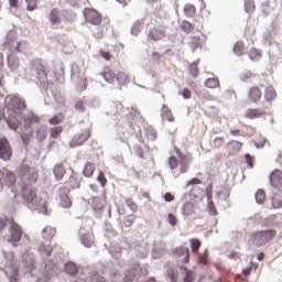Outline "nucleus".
Returning a JSON list of instances; mask_svg holds the SVG:
<instances>
[{
  "mask_svg": "<svg viewBox=\"0 0 282 282\" xmlns=\"http://www.w3.org/2000/svg\"><path fill=\"white\" fill-rule=\"evenodd\" d=\"M270 184L273 188H281L282 186V171L274 170L270 175Z\"/></svg>",
  "mask_w": 282,
  "mask_h": 282,
  "instance_id": "nucleus-12",
  "label": "nucleus"
},
{
  "mask_svg": "<svg viewBox=\"0 0 282 282\" xmlns=\"http://www.w3.org/2000/svg\"><path fill=\"white\" fill-rule=\"evenodd\" d=\"M6 274L9 276L10 282H17L19 280V269L15 265L8 267Z\"/></svg>",
  "mask_w": 282,
  "mask_h": 282,
  "instance_id": "nucleus-15",
  "label": "nucleus"
},
{
  "mask_svg": "<svg viewBox=\"0 0 282 282\" xmlns=\"http://www.w3.org/2000/svg\"><path fill=\"white\" fill-rule=\"evenodd\" d=\"M188 86L192 88V89H195L197 87V84H195V82H189L188 83Z\"/></svg>",
  "mask_w": 282,
  "mask_h": 282,
  "instance_id": "nucleus-64",
  "label": "nucleus"
},
{
  "mask_svg": "<svg viewBox=\"0 0 282 282\" xmlns=\"http://www.w3.org/2000/svg\"><path fill=\"white\" fill-rule=\"evenodd\" d=\"M174 254L182 263H188V261H191V251H188V248L186 247L176 248L174 250Z\"/></svg>",
  "mask_w": 282,
  "mask_h": 282,
  "instance_id": "nucleus-9",
  "label": "nucleus"
},
{
  "mask_svg": "<svg viewBox=\"0 0 282 282\" xmlns=\"http://www.w3.org/2000/svg\"><path fill=\"white\" fill-rule=\"evenodd\" d=\"M28 6H26V10H29V12H32V10H36V0H25Z\"/></svg>",
  "mask_w": 282,
  "mask_h": 282,
  "instance_id": "nucleus-41",
  "label": "nucleus"
},
{
  "mask_svg": "<svg viewBox=\"0 0 282 282\" xmlns=\"http://www.w3.org/2000/svg\"><path fill=\"white\" fill-rule=\"evenodd\" d=\"M240 132H241L240 129L230 130L231 135H239Z\"/></svg>",
  "mask_w": 282,
  "mask_h": 282,
  "instance_id": "nucleus-62",
  "label": "nucleus"
},
{
  "mask_svg": "<svg viewBox=\"0 0 282 282\" xmlns=\"http://www.w3.org/2000/svg\"><path fill=\"white\" fill-rule=\"evenodd\" d=\"M234 52L237 54V56H243V54H246V45L243 42H237L234 46Z\"/></svg>",
  "mask_w": 282,
  "mask_h": 282,
  "instance_id": "nucleus-24",
  "label": "nucleus"
},
{
  "mask_svg": "<svg viewBox=\"0 0 282 282\" xmlns=\"http://www.w3.org/2000/svg\"><path fill=\"white\" fill-rule=\"evenodd\" d=\"M127 204L131 208V210H138V205L132 199H128Z\"/></svg>",
  "mask_w": 282,
  "mask_h": 282,
  "instance_id": "nucleus-55",
  "label": "nucleus"
},
{
  "mask_svg": "<svg viewBox=\"0 0 282 282\" xmlns=\"http://www.w3.org/2000/svg\"><path fill=\"white\" fill-rule=\"evenodd\" d=\"M274 219H276V215H273L270 218H268L267 219V226H272L273 224H271L270 221H274Z\"/></svg>",
  "mask_w": 282,
  "mask_h": 282,
  "instance_id": "nucleus-59",
  "label": "nucleus"
},
{
  "mask_svg": "<svg viewBox=\"0 0 282 282\" xmlns=\"http://www.w3.org/2000/svg\"><path fill=\"white\" fill-rule=\"evenodd\" d=\"M205 85L209 89H217V87H219V79H217V78H209V79L206 80Z\"/></svg>",
  "mask_w": 282,
  "mask_h": 282,
  "instance_id": "nucleus-32",
  "label": "nucleus"
},
{
  "mask_svg": "<svg viewBox=\"0 0 282 282\" xmlns=\"http://www.w3.org/2000/svg\"><path fill=\"white\" fill-rule=\"evenodd\" d=\"M65 272L66 274H70V276H75V274H78V267H76V264L72 262L66 263Z\"/></svg>",
  "mask_w": 282,
  "mask_h": 282,
  "instance_id": "nucleus-26",
  "label": "nucleus"
},
{
  "mask_svg": "<svg viewBox=\"0 0 282 282\" xmlns=\"http://www.w3.org/2000/svg\"><path fill=\"white\" fill-rule=\"evenodd\" d=\"M17 52H26L28 51V42H20L15 46Z\"/></svg>",
  "mask_w": 282,
  "mask_h": 282,
  "instance_id": "nucleus-39",
  "label": "nucleus"
},
{
  "mask_svg": "<svg viewBox=\"0 0 282 282\" xmlns=\"http://www.w3.org/2000/svg\"><path fill=\"white\" fill-rule=\"evenodd\" d=\"M197 12V10L195 9V6L193 4H187L184 7V13L186 14V17H195V13Z\"/></svg>",
  "mask_w": 282,
  "mask_h": 282,
  "instance_id": "nucleus-31",
  "label": "nucleus"
},
{
  "mask_svg": "<svg viewBox=\"0 0 282 282\" xmlns=\"http://www.w3.org/2000/svg\"><path fill=\"white\" fill-rule=\"evenodd\" d=\"M262 96H263V93L261 91L259 86H253V87L249 88V90L247 93V98H248L249 102H251V105H257L258 102H260Z\"/></svg>",
  "mask_w": 282,
  "mask_h": 282,
  "instance_id": "nucleus-5",
  "label": "nucleus"
},
{
  "mask_svg": "<svg viewBox=\"0 0 282 282\" xmlns=\"http://www.w3.org/2000/svg\"><path fill=\"white\" fill-rule=\"evenodd\" d=\"M198 262L202 265H206V263H208V257L207 256H198Z\"/></svg>",
  "mask_w": 282,
  "mask_h": 282,
  "instance_id": "nucleus-54",
  "label": "nucleus"
},
{
  "mask_svg": "<svg viewBox=\"0 0 282 282\" xmlns=\"http://www.w3.org/2000/svg\"><path fill=\"white\" fill-rule=\"evenodd\" d=\"M23 236V229L17 223H11L10 228V241L11 243H17L21 241V237Z\"/></svg>",
  "mask_w": 282,
  "mask_h": 282,
  "instance_id": "nucleus-7",
  "label": "nucleus"
},
{
  "mask_svg": "<svg viewBox=\"0 0 282 282\" xmlns=\"http://www.w3.org/2000/svg\"><path fill=\"white\" fill-rule=\"evenodd\" d=\"M66 184H68L70 188H78L80 186L78 177H76V173L73 172L69 178L66 181Z\"/></svg>",
  "mask_w": 282,
  "mask_h": 282,
  "instance_id": "nucleus-25",
  "label": "nucleus"
},
{
  "mask_svg": "<svg viewBox=\"0 0 282 282\" xmlns=\"http://www.w3.org/2000/svg\"><path fill=\"white\" fill-rule=\"evenodd\" d=\"M0 158L6 161L12 158V148L6 138L0 139Z\"/></svg>",
  "mask_w": 282,
  "mask_h": 282,
  "instance_id": "nucleus-6",
  "label": "nucleus"
},
{
  "mask_svg": "<svg viewBox=\"0 0 282 282\" xmlns=\"http://www.w3.org/2000/svg\"><path fill=\"white\" fill-rule=\"evenodd\" d=\"M185 274L183 282H193V271L185 269Z\"/></svg>",
  "mask_w": 282,
  "mask_h": 282,
  "instance_id": "nucleus-44",
  "label": "nucleus"
},
{
  "mask_svg": "<svg viewBox=\"0 0 282 282\" xmlns=\"http://www.w3.org/2000/svg\"><path fill=\"white\" fill-rule=\"evenodd\" d=\"M197 184H202V180L198 178V177H194V178H191L188 182H187V186H195Z\"/></svg>",
  "mask_w": 282,
  "mask_h": 282,
  "instance_id": "nucleus-48",
  "label": "nucleus"
},
{
  "mask_svg": "<svg viewBox=\"0 0 282 282\" xmlns=\"http://www.w3.org/2000/svg\"><path fill=\"white\" fill-rule=\"evenodd\" d=\"M258 261H263L265 259V253L261 252L257 256Z\"/></svg>",
  "mask_w": 282,
  "mask_h": 282,
  "instance_id": "nucleus-61",
  "label": "nucleus"
},
{
  "mask_svg": "<svg viewBox=\"0 0 282 282\" xmlns=\"http://www.w3.org/2000/svg\"><path fill=\"white\" fill-rule=\"evenodd\" d=\"M127 75H124V73H118V75L116 76V73H113V70L107 68L104 72V78L106 80V83H116V80H118V83H120V78H124Z\"/></svg>",
  "mask_w": 282,
  "mask_h": 282,
  "instance_id": "nucleus-11",
  "label": "nucleus"
},
{
  "mask_svg": "<svg viewBox=\"0 0 282 282\" xmlns=\"http://www.w3.org/2000/svg\"><path fill=\"white\" fill-rule=\"evenodd\" d=\"M89 138H91V131L86 130L82 134L74 137L70 142V147H83V144L86 143Z\"/></svg>",
  "mask_w": 282,
  "mask_h": 282,
  "instance_id": "nucleus-8",
  "label": "nucleus"
},
{
  "mask_svg": "<svg viewBox=\"0 0 282 282\" xmlns=\"http://www.w3.org/2000/svg\"><path fill=\"white\" fill-rule=\"evenodd\" d=\"M180 95L183 96V98H185V100H188V99H191V96H193V93L191 91V89L184 88V89L180 90Z\"/></svg>",
  "mask_w": 282,
  "mask_h": 282,
  "instance_id": "nucleus-40",
  "label": "nucleus"
},
{
  "mask_svg": "<svg viewBox=\"0 0 282 282\" xmlns=\"http://www.w3.org/2000/svg\"><path fill=\"white\" fill-rule=\"evenodd\" d=\"M254 77V74L252 72H247L241 75V80L243 83H248V80L252 79Z\"/></svg>",
  "mask_w": 282,
  "mask_h": 282,
  "instance_id": "nucleus-42",
  "label": "nucleus"
},
{
  "mask_svg": "<svg viewBox=\"0 0 282 282\" xmlns=\"http://www.w3.org/2000/svg\"><path fill=\"white\" fill-rule=\"evenodd\" d=\"M7 61L8 66L11 68L12 72H14V69H19V59L15 56L9 55Z\"/></svg>",
  "mask_w": 282,
  "mask_h": 282,
  "instance_id": "nucleus-28",
  "label": "nucleus"
},
{
  "mask_svg": "<svg viewBox=\"0 0 282 282\" xmlns=\"http://www.w3.org/2000/svg\"><path fill=\"white\" fill-rule=\"evenodd\" d=\"M7 177H8L9 184H14L17 182V177L14 176V173L9 172L7 174Z\"/></svg>",
  "mask_w": 282,
  "mask_h": 282,
  "instance_id": "nucleus-52",
  "label": "nucleus"
},
{
  "mask_svg": "<svg viewBox=\"0 0 282 282\" xmlns=\"http://www.w3.org/2000/svg\"><path fill=\"white\" fill-rule=\"evenodd\" d=\"M189 74H191V76H193V78H197V76L199 75V70L195 63L189 65Z\"/></svg>",
  "mask_w": 282,
  "mask_h": 282,
  "instance_id": "nucleus-37",
  "label": "nucleus"
},
{
  "mask_svg": "<svg viewBox=\"0 0 282 282\" xmlns=\"http://www.w3.org/2000/svg\"><path fill=\"white\" fill-rule=\"evenodd\" d=\"M274 237H276V230L274 229L254 231L250 235L249 241L256 243V246H265V243H270Z\"/></svg>",
  "mask_w": 282,
  "mask_h": 282,
  "instance_id": "nucleus-2",
  "label": "nucleus"
},
{
  "mask_svg": "<svg viewBox=\"0 0 282 282\" xmlns=\"http://www.w3.org/2000/svg\"><path fill=\"white\" fill-rule=\"evenodd\" d=\"M22 109H25V101L18 97H12L8 105L7 117V123L9 124L10 129L17 130L19 127H21Z\"/></svg>",
  "mask_w": 282,
  "mask_h": 282,
  "instance_id": "nucleus-1",
  "label": "nucleus"
},
{
  "mask_svg": "<svg viewBox=\"0 0 282 282\" xmlns=\"http://www.w3.org/2000/svg\"><path fill=\"white\" fill-rule=\"evenodd\" d=\"M95 171H96V166L94 165V163L87 162V163L85 164L83 174L85 175V177H93Z\"/></svg>",
  "mask_w": 282,
  "mask_h": 282,
  "instance_id": "nucleus-20",
  "label": "nucleus"
},
{
  "mask_svg": "<svg viewBox=\"0 0 282 282\" xmlns=\"http://www.w3.org/2000/svg\"><path fill=\"white\" fill-rule=\"evenodd\" d=\"M161 113H162V119L167 120V122H173L175 120V117H173V112L166 105L162 106Z\"/></svg>",
  "mask_w": 282,
  "mask_h": 282,
  "instance_id": "nucleus-16",
  "label": "nucleus"
},
{
  "mask_svg": "<svg viewBox=\"0 0 282 282\" xmlns=\"http://www.w3.org/2000/svg\"><path fill=\"white\" fill-rule=\"evenodd\" d=\"M272 207L273 208H282V189H279L273 194L272 197Z\"/></svg>",
  "mask_w": 282,
  "mask_h": 282,
  "instance_id": "nucleus-17",
  "label": "nucleus"
},
{
  "mask_svg": "<svg viewBox=\"0 0 282 282\" xmlns=\"http://www.w3.org/2000/svg\"><path fill=\"white\" fill-rule=\"evenodd\" d=\"M163 37H164V33L160 31L150 32V39H152V41H160V39H163Z\"/></svg>",
  "mask_w": 282,
  "mask_h": 282,
  "instance_id": "nucleus-36",
  "label": "nucleus"
},
{
  "mask_svg": "<svg viewBox=\"0 0 282 282\" xmlns=\"http://www.w3.org/2000/svg\"><path fill=\"white\" fill-rule=\"evenodd\" d=\"M152 58L153 61H160L162 58V55L159 52L152 53Z\"/></svg>",
  "mask_w": 282,
  "mask_h": 282,
  "instance_id": "nucleus-58",
  "label": "nucleus"
},
{
  "mask_svg": "<svg viewBox=\"0 0 282 282\" xmlns=\"http://www.w3.org/2000/svg\"><path fill=\"white\" fill-rule=\"evenodd\" d=\"M97 180L98 182H100L101 186H106L107 177L105 176V173L100 172Z\"/></svg>",
  "mask_w": 282,
  "mask_h": 282,
  "instance_id": "nucleus-47",
  "label": "nucleus"
},
{
  "mask_svg": "<svg viewBox=\"0 0 282 282\" xmlns=\"http://www.w3.org/2000/svg\"><path fill=\"white\" fill-rule=\"evenodd\" d=\"M23 197L28 204H34V199H36V191L35 189H26L23 194Z\"/></svg>",
  "mask_w": 282,
  "mask_h": 282,
  "instance_id": "nucleus-22",
  "label": "nucleus"
},
{
  "mask_svg": "<svg viewBox=\"0 0 282 282\" xmlns=\"http://www.w3.org/2000/svg\"><path fill=\"white\" fill-rule=\"evenodd\" d=\"M182 213L185 217H191V215H195V205L191 202L185 203L182 207Z\"/></svg>",
  "mask_w": 282,
  "mask_h": 282,
  "instance_id": "nucleus-18",
  "label": "nucleus"
},
{
  "mask_svg": "<svg viewBox=\"0 0 282 282\" xmlns=\"http://www.w3.org/2000/svg\"><path fill=\"white\" fill-rule=\"evenodd\" d=\"M57 80H61V78H63L65 76V70L63 68L59 69V74L56 73L55 74Z\"/></svg>",
  "mask_w": 282,
  "mask_h": 282,
  "instance_id": "nucleus-56",
  "label": "nucleus"
},
{
  "mask_svg": "<svg viewBox=\"0 0 282 282\" xmlns=\"http://www.w3.org/2000/svg\"><path fill=\"white\" fill-rule=\"evenodd\" d=\"M167 219H169V224H171V226H177V217L175 215L169 214Z\"/></svg>",
  "mask_w": 282,
  "mask_h": 282,
  "instance_id": "nucleus-45",
  "label": "nucleus"
},
{
  "mask_svg": "<svg viewBox=\"0 0 282 282\" xmlns=\"http://www.w3.org/2000/svg\"><path fill=\"white\" fill-rule=\"evenodd\" d=\"M6 226H7L6 220L0 219V232L3 230V228H6Z\"/></svg>",
  "mask_w": 282,
  "mask_h": 282,
  "instance_id": "nucleus-60",
  "label": "nucleus"
},
{
  "mask_svg": "<svg viewBox=\"0 0 282 282\" xmlns=\"http://www.w3.org/2000/svg\"><path fill=\"white\" fill-rule=\"evenodd\" d=\"M167 276L171 282H177V271L175 269H170L167 271Z\"/></svg>",
  "mask_w": 282,
  "mask_h": 282,
  "instance_id": "nucleus-38",
  "label": "nucleus"
},
{
  "mask_svg": "<svg viewBox=\"0 0 282 282\" xmlns=\"http://www.w3.org/2000/svg\"><path fill=\"white\" fill-rule=\"evenodd\" d=\"M248 55L251 61H261V56H263V53H261V51H259L258 48L253 47L249 50Z\"/></svg>",
  "mask_w": 282,
  "mask_h": 282,
  "instance_id": "nucleus-23",
  "label": "nucleus"
},
{
  "mask_svg": "<svg viewBox=\"0 0 282 282\" xmlns=\"http://www.w3.org/2000/svg\"><path fill=\"white\" fill-rule=\"evenodd\" d=\"M84 17L87 23H90L91 25H100L102 23V14L96 9L86 8L84 10Z\"/></svg>",
  "mask_w": 282,
  "mask_h": 282,
  "instance_id": "nucleus-4",
  "label": "nucleus"
},
{
  "mask_svg": "<svg viewBox=\"0 0 282 282\" xmlns=\"http://www.w3.org/2000/svg\"><path fill=\"white\" fill-rule=\"evenodd\" d=\"M189 243H191L192 252L194 254H198L199 248H202V241H199V239L197 238H193L189 240Z\"/></svg>",
  "mask_w": 282,
  "mask_h": 282,
  "instance_id": "nucleus-27",
  "label": "nucleus"
},
{
  "mask_svg": "<svg viewBox=\"0 0 282 282\" xmlns=\"http://www.w3.org/2000/svg\"><path fill=\"white\" fill-rule=\"evenodd\" d=\"M177 156H171L169 159V166L174 171V169H177L180 166V173H188V162H191V158L188 155L177 151Z\"/></svg>",
  "mask_w": 282,
  "mask_h": 282,
  "instance_id": "nucleus-3",
  "label": "nucleus"
},
{
  "mask_svg": "<svg viewBox=\"0 0 282 282\" xmlns=\"http://www.w3.org/2000/svg\"><path fill=\"white\" fill-rule=\"evenodd\" d=\"M63 17V13L61 12V9L54 8L48 13V21L51 25H61L63 23V20L61 19Z\"/></svg>",
  "mask_w": 282,
  "mask_h": 282,
  "instance_id": "nucleus-10",
  "label": "nucleus"
},
{
  "mask_svg": "<svg viewBox=\"0 0 282 282\" xmlns=\"http://www.w3.org/2000/svg\"><path fill=\"white\" fill-rule=\"evenodd\" d=\"M164 199L166 200V202H175V196H173V194H171V193H165L164 194Z\"/></svg>",
  "mask_w": 282,
  "mask_h": 282,
  "instance_id": "nucleus-53",
  "label": "nucleus"
},
{
  "mask_svg": "<svg viewBox=\"0 0 282 282\" xmlns=\"http://www.w3.org/2000/svg\"><path fill=\"white\" fill-rule=\"evenodd\" d=\"M55 235H56V229H54L53 227H45L42 231L43 239H46L47 241L53 239Z\"/></svg>",
  "mask_w": 282,
  "mask_h": 282,
  "instance_id": "nucleus-21",
  "label": "nucleus"
},
{
  "mask_svg": "<svg viewBox=\"0 0 282 282\" xmlns=\"http://www.w3.org/2000/svg\"><path fill=\"white\" fill-rule=\"evenodd\" d=\"M61 133H63V128L61 127H56L51 130L52 138H57Z\"/></svg>",
  "mask_w": 282,
  "mask_h": 282,
  "instance_id": "nucleus-43",
  "label": "nucleus"
},
{
  "mask_svg": "<svg viewBox=\"0 0 282 282\" xmlns=\"http://www.w3.org/2000/svg\"><path fill=\"white\" fill-rule=\"evenodd\" d=\"M75 109H77V111H85V101L83 100L77 101L75 105Z\"/></svg>",
  "mask_w": 282,
  "mask_h": 282,
  "instance_id": "nucleus-49",
  "label": "nucleus"
},
{
  "mask_svg": "<svg viewBox=\"0 0 282 282\" xmlns=\"http://www.w3.org/2000/svg\"><path fill=\"white\" fill-rule=\"evenodd\" d=\"M257 7L254 6V0H245V11L248 14H253Z\"/></svg>",
  "mask_w": 282,
  "mask_h": 282,
  "instance_id": "nucleus-29",
  "label": "nucleus"
},
{
  "mask_svg": "<svg viewBox=\"0 0 282 282\" xmlns=\"http://www.w3.org/2000/svg\"><path fill=\"white\" fill-rule=\"evenodd\" d=\"M214 147L219 149V147H224V138L219 137L214 139Z\"/></svg>",
  "mask_w": 282,
  "mask_h": 282,
  "instance_id": "nucleus-46",
  "label": "nucleus"
},
{
  "mask_svg": "<svg viewBox=\"0 0 282 282\" xmlns=\"http://www.w3.org/2000/svg\"><path fill=\"white\" fill-rule=\"evenodd\" d=\"M10 8H19V0H9Z\"/></svg>",
  "mask_w": 282,
  "mask_h": 282,
  "instance_id": "nucleus-57",
  "label": "nucleus"
},
{
  "mask_svg": "<svg viewBox=\"0 0 282 282\" xmlns=\"http://www.w3.org/2000/svg\"><path fill=\"white\" fill-rule=\"evenodd\" d=\"M100 56H102L105 61H111V58H113V55H111V53L105 51L100 52Z\"/></svg>",
  "mask_w": 282,
  "mask_h": 282,
  "instance_id": "nucleus-50",
  "label": "nucleus"
},
{
  "mask_svg": "<svg viewBox=\"0 0 282 282\" xmlns=\"http://www.w3.org/2000/svg\"><path fill=\"white\" fill-rule=\"evenodd\" d=\"M192 43L197 47V45H199V37H193Z\"/></svg>",
  "mask_w": 282,
  "mask_h": 282,
  "instance_id": "nucleus-63",
  "label": "nucleus"
},
{
  "mask_svg": "<svg viewBox=\"0 0 282 282\" xmlns=\"http://www.w3.org/2000/svg\"><path fill=\"white\" fill-rule=\"evenodd\" d=\"M262 116H265V111L259 108H250L245 113V118H248L249 120H254L256 118H261Z\"/></svg>",
  "mask_w": 282,
  "mask_h": 282,
  "instance_id": "nucleus-13",
  "label": "nucleus"
},
{
  "mask_svg": "<svg viewBox=\"0 0 282 282\" xmlns=\"http://www.w3.org/2000/svg\"><path fill=\"white\" fill-rule=\"evenodd\" d=\"M264 99L267 102H274V100H276V89H274L273 86L265 87Z\"/></svg>",
  "mask_w": 282,
  "mask_h": 282,
  "instance_id": "nucleus-14",
  "label": "nucleus"
},
{
  "mask_svg": "<svg viewBox=\"0 0 282 282\" xmlns=\"http://www.w3.org/2000/svg\"><path fill=\"white\" fill-rule=\"evenodd\" d=\"M65 173H67V171L65 170V165L63 164L55 165L54 175L56 180H63V177H65Z\"/></svg>",
  "mask_w": 282,
  "mask_h": 282,
  "instance_id": "nucleus-19",
  "label": "nucleus"
},
{
  "mask_svg": "<svg viewBox=\"0 0 282 282\" xmlns=\"http://www.w3.org/2000/svg\"><path fill=\"white\" fill-rule=\"evenodd\" d=\"M63 120H65V116H63V113H58L52 117L48 122L50 124H61Z\"/></svg>",
  "mask_w": 282,
  "mask_h": 282,
  "instance_id": "nucleus-34",
  "label": "nucleus"
},
{
  "mask_svg": "<svg viewBox=\"0 0 282 282\" xmlns=\"http://www.w3.org/2000/svg\"><path fill=\"white\" fill-rule=\"evenodd\" d=\"M256 202L257 204H263V202H265V191L258 189L256 192Z\"/></svg>",
  "mask_w": 282,
  "mask_h": 282,
  "instance_id": "nucleus-33",
  "label": "nucleus"
},
{
  "mask_svg": "<svg viewBox=\"0 0 282 282\" xmlns=\"http://www.w3.org/2000/svg\"><path fill=\"white\" fill-rule=\"evenodd\" d=\"M47 68H45V66H41L39 69H37V74L39 76H44V78H47Z\"/></svg>",
  "mask_w": 282,
  "mask_h": 282,
  "instance_id": "nucleus-51",
  "label": "nucleus"
},
{
  "mask_svg": "<svg viewBox=\"0 0 282 282\" xmlns=\"http://www.w3.org/2000/svg\"><path fill=\"white\" fill-rule=\"evenodd\" d=\"M181 29L183 30V32H185V34H191V32L195 30V26H193V23L188 21H183L181 24Z\"/></svg>",
  "mask_w": 282,
  "mask_h": 282,
  "instance_id": "nucleus-30",
  "label": "nucleus"
},
{
  "mask_svg": "<svg viewBox=\"0 0 282 282\" xmlns=\"http://www.w3.org/2000/svg\"><path fill=\"white\" fill-rule=\"evenodd\" d=\"M61 206H63V208H70L72 207V199L69 198V196L63 195L61 197Z\"/></svg>",
  "mask_w": 282,
  "mask_h": 282,
  "instance_id": "nucleus-35",
  "label": "nucleus"
}]
</instances>
